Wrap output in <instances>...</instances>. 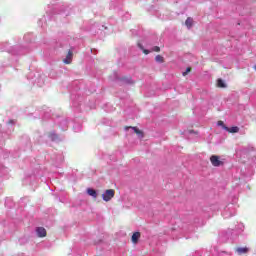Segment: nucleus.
I'll use <instances>...</instances> for the list:
<instances>
[{
    "label": "nucleus",
    "mask_w": 256,
    "mask_h": 256,
    "mask_svg": "<svg viewBox=\"0 0 256 256\" xmlns=\"http://www.w3.org/2000/svg\"><path fill=\"white\" fill-rule=\"evenodd\" d=\"M121 81H123L124 83H128V84L133 83V80L131 79V76L123 77V78H121Z\"/></svg>",
    "instance_id": "obj_12"
},
{
    "label": "nucleus",
    "mask_w": 256,
    "mask_h": 256,
    "mask_svg": "<svg viewBox=\"0 0 256 256\" xmlns=\"http://www.w3.org/2000/svg\"><path fill=\"white\" fill-rule=\"evenodd\" d=\"M49 138L51 139V141H57V139H59V136H57V134L55 133H50Z\"/></svg>",
    "instance_id": "obj_13"
},
{
    "label": "nucleus",
    "mask_w": 256,
    "mask_h": 256,
    "mask_svg": "<svg viewBox=\"0 0 256 256\" xmlns=\"http://www.w3.org/2000/svg\"><path fill=\"white\" fill-rule=\"evenodd\" d=\"M217 126H218V127H222V129H224V131H225V127H227V126L225 125V123H224L223 121H221V120H219V121L217 122Z\"/></svg>",
    "instance_id": "obj_15"
},
{
    "label": "nucleus",
    "mask_w": 256,
    "mask_h": 256,
    "mask_svg": "<svg viewBox=\"0 0 256 256\" xmlns=\"http://www.w3.org/2000/svg\"><path fill=\"white\" fill-rule=\"evenodd\" d=\"M130 129H133L134 133H136V135H138V137H141V139H143V137H145V134L143 133V131L139 130V128H137L135 126H125L124 127V131H129Z\"/></svg>",
    "instance_id": "obj_2"
},
{
    "label": "nucleus",
    "mask_w": 256,
    "mask_h": 256,
    "mask_svg": "<svg viewBox=\"0 0 256 256\" xmlns=\"http://www.w3.org/2000/svg\"><path fill=\"white\" fill-rule=\"evenodd\" d=\"M115 197V190L113 189H108L102 194V199L103 201H111Z\"/></svg>",
    "instance_id": "obj_1"
},
{
    "label": "nucleus",
    "mask_w": 256,
    "mask_h": 256,
    "mask_svg": "<svg viewBox=\"0 0 256 256\" xmlns=\"http://www.w3.org/2000/svg\"><path fill=\"white\" fill-rule=\"evenodd\" d=\"M139 239H141V232L133 233L131 240L134 245H137V243H139Z\"/></svg>",
    "instance_id": "obj_5"
},
{
    "label": "nucleus",
    "mask_w": 256,
    "mask_h": 256,
    "mask_svg": "<svg viewBox=\"0 0 256 256\" xmlns=\"http://www.w3.org/2000/svg\"><path fill=\"white\" fill-rule=\"evenodd\" d=\"M139 47L143 50L144 55H149V50L143 49V45L139 44Z\"/></svg>",
    "instance_id": "obj_17"
},
{
    "label": "nucleus",
    "mask_w": 256,
    "mask_h": 256,
    "mask_svg": "<svg viewBox=\"0 0 256 256\" xmlns=\"http://www.w3.org/2000/svg\"><path fill=\"white\" fill-rule=\"evenodd\" d=\"M217 87L225 88V82L222 79L217 80Z\"/></svg>",
    "instance_id": "obj_14"
},
{
    "label": "nucleus",
    "mask_w": 256,
    "mask_h": 256,
    "mask_svg": "<svg viewBox=\"0 0 256 256\" xmlns=\"http://www.w3.org/2000/svg\"><path fill=\"white\" fill-rule=\"evenodd\" d=\"M152 51H155L156 53H159L161 51V48L159 46H155L152 48Z\"/></svg>",
    "instance_id": "obj_18"
},
{
    "label": "nucleus",
    "mask_w": 256,
    "mask_h": 256,
    "mask_svg": "<svg viewBox=\"0 0 256 256\" xmlns=\"http://www.w3.org/2000/svg\"><path fill=\"white\" fill-rule=\"evenodd\" d=\"M87 193L88 195H90V197H94V199H97V191H95L93 188H88Z\"/></svg>",
    "instance_id": "obj_9"
},
{
    "label": "nucleus",
    "mask_w": 256,
    "mask_h": 256,
    "mask_svg": "<svg viewBox=\"0 0 256 256\" xmlns=\"http://www.w3.org/2000/svg\"><path fill=\"white\" fill-rule=\"evenodd\" d=\"M191 73V67L186 68V71L182 73L183 77H186V75H189Z\"/></svg>",
    "instance_id": "obj_16"
},
{
    "label": "nucleus",
    "mask_w": 256,
    "mask_h": 256,
    "mask_svg": "<svg viewBox=\"0 0 256 256\" xmlns=\"http://www.w3.org/2000/svg\"><path fill=\"white\" fill-rule=\"evenodd\" d=\"M36 233H37L38 237H47V230H45V228H43V227H38L36 229Z\"/></svg>",
    "instance_id": "obj_6"
},
{
    "label": "nucleus",
    "mask_w": 256,
    "mask_h": 256,
    "mask_svg": "<svg viewBox=\"0 0 256 256\" xmlns=\"http://www.w3.org/2000/svg\"><path fill=\"white\" fill-rule=\"evenodd\" d=\"M225 131H227L228 133H239V127L234 126V127H224Z\"/></svg>",
    "instance_id": "obj_7"
},
{
    "label": "nucleus",
    "mask_w": 256,
    "mask_h": 256,
    "mask_svg": "<svg viewBox=\"0 0 256 256\" xmlns=\"http://www.w3.org/2000/svg\"><path fill=\"white\" fill-rule=\"evenodd\" d=\"M210 162L213 167H221V165H223V161H221L217 155H212L210 157Z\"/></svg>",
    "instance_id": "obj_3"
},
{
    "label": "nucleus",
    "mask_w": 256,
    "mask_h": 256,
    "mask_svg": "<svg viewBox=\"0 0 256 256\" xmlns=\"http://www.w3.org/2000/svg\"><path fill=\"white\" fill-rule=\"evenodd\" d=\"M236 251L238 255H245L246 253H249V248L247 247L237 248Z\"/></svg>",
    "instance_id": "obj_8"
},
{
    "label": "nucleus",
    "mask_w": 256,
    "mask_h": 256,
    "mask_svg": "<svg viewBox=\"0 0 256 256\" xmlns=\"http://www.w3.org/2000/svg\"><path fill=\"white\" fill-rule=\"evenodd\" d=\"M155 62L156 63H165V58L163 56H161V55H157L155 57Z\"/></svg>",
    "instance_id": "obj_11"
},
{
    "label": "nucleus",
    "mask_w": 256,
    "mask_h": 256,
    "mask_svg": "<svg viewBox=\"0 0 256 256\" xmlns=\"http://www.w3.org/2000/svg\"><path fill=\"white\" fill-rule=\"evenodd\" d=\"M71 61H73V52L69 50L66 58L63 60V63H65V65H71Z\"/></svg>",
    "instance_id": "obj_4"
},
{
    "label": "nucleus",
    "mask_w": 256,
    "mask_h": 256,
    "mask_svg": "<svg viewBox=\"0 0 256 256\" xmlns=\"http://www.w3.org/2000/svg\"><path fill=\"white\" fill-rule=\"evenodd\" d=\"M185 25L188 27V29H191L193 27V18L188 17L185 21Z\"/></svg>",
    "instance_id": "obj_10"
}]
</instances>
